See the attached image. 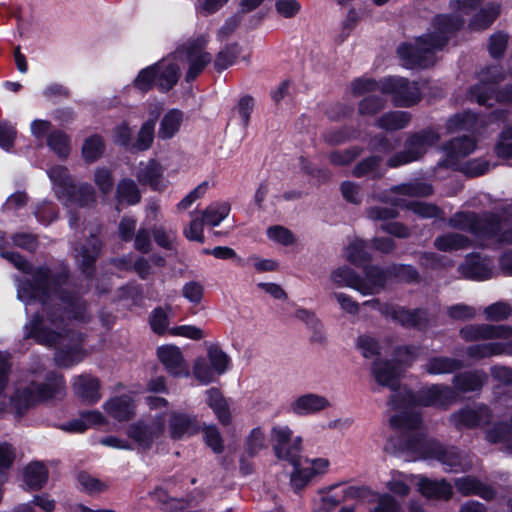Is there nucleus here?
<instances>
[{
  "instance_id": "f257e3e1",
  "label": "nucleus",
  "mask_w": 512,
  "mask_h": 512,
  "mask_svg": "<svg viewBox=\"0 0 512 512\" xmlns=\"http://www.w3.org/2000/svg\"><path fill=\"white\" fill-rule=\"evenodd\" d=\"M481 5L482 0H450L449 7L458 12V15H436L426 34L416 38L414 43L399 45L397 53L402 65L409 69L433 65L435 53L442 50L449 39L464 25L461 15L476 12Z\"/></svg>"
},
{
  "instance_id": "f03ea898",
  "label": "nucleus",
  "mask_w": 512,
  "mask_h": 512,
  "mask_svg": "<svg viewBox=\"0 0 512 512\" xmlns=\"http://www.w3.org/2000/svg\"><path fill=\"white\" fill-rule=\"evenodd\" d=\"M457 395L455 391L447 385L434 384L422 388L417 396L413 395L407 388L399 390L389 401V406L395 411L389 419L390 426L405 434L407 439L414 437L416 433H421L420 416L413 412L415 405L434 406L448 408L455 403Z\"/></svg>"
},
{
  "instance_id": "7ed1b4c3",
  "label": "nucleus",
  "mask_w": 512,
  "mask_h": 512,
  "mask_svg": "<svg viewBox=\"0 0 512 512\" xmlns=\"http://www.w3.org/2000/svg\"><path fill=\"white\" fill-rule=\"evenodd\" d=\"M466 342L488 341L470 345L466 354L474 360L500 355L512 356V327L509 325L469 324L459 331Z\"/></svg>"
},
{
  "instance_id": "20e7f679",
  "label": "nucleus",
  "mask_w": 512,
  "mask_h": 512,
  "mask_svg": "<svg viewBox=\"0 0 512 512\" xmlns=\"http://www.w3.org/2000/svg\"><path fill=\"white\" fill-rule=\"evenodd\" d=\"M402 449L419 454L423 458H433L440 461L447 471H464L471 467L472 462L466 454L455 447L444 448L438 442L416 433L411 439H406Z\"/></svg>"
},
{
  "instance_id": "39448f33",
  "label": "nucleus",
  "mask_w": 512,
  "mask_h": 512,
  "mask_svg": "<svg viewBox=\"0 0 512 512\" xmlns=\"http://www.w3.org/2000/svg\"><path fill=\"white\" fill-rule=\"evenodd\" d=\"M379 91L382 94L390 95L395 106L410 107L421 99V91L417 82H411L403 77H387L379 82L373 80L358 79L354 81V92Z\"/></svg>"
},
{
  "instance_id": "423d86ee",
  "label": "nucleus",
  "mask_w": 512,
  "mask_h": 512,
  "mask_svg": "<svg viewBox=\"0 0 512 512\" xmlns=\"http://www.w3.org/2000/svg\"><path fill=\"white\" fill-rule=\"evenodd\" d=\"M49 178L53 183L56 197L65 206L77 205L84 208L96 200L94 187L89 183L76 185L74 178L65 166L58 165L51 168Z\"/></svg>"
},
{
  "instance_id": "0eeeda50",
  "label": "nucleus",
  "mask_w": 512,
  "mask_h": 512,
  "mask_svg": "<svg viewBox=\"0 0 512 512\" xmlns=\"http://www.w3.org/2000/svg\"><path fill=\"white\" fill-rule=\"evenodd\" d=\"M450 227L468 231L475 237L493 238L501 228V217L495 213L457 212L448 220Z\"/></svg>"
},
{
  "instance_id": "6e6552de",
  "label": "nucleus",
  "mask_w": 512,
  "mask_h": 512,
  "mask_svg": "<svg viewBox=\"0 0 512 512\" xmlns=\"http://www.w3.org/2000/svg\"><path fill=\"white\" fill-rule=\"evenodd\" d=\"M439 139V134L432 129H424L410 134L405 141L404 150L392 156L387 164L390 167H398L417 161L430 147L436 144Z\"/></svg>"
},
{
  "instance_id": "1a4fd4ad",
  "label": "nucleus",
  "mask_w": 512,
  "mask_h": 512,
  "mask_svg": "<svg viewBox=\"0 0 512 512\" xmlns=\"http://www.w3.org/2000/svg\"><path fill=\"white\" fill-rule=\"evenodd\" d=\"M207 358L209 362L197 358L193 366L195 378L203 385L214 382L215 375H223L231 364L230 357L217 344L208 347Z\"/></svg>"
},
{
  "instance_id": "9d476101",
  "label": "nucleus",
  "mask_w": 512,
  "mask_h": 512,
  "mask_svg": "<svg viewBox=\"0 0 512 512\" xmlns=\"http://www.w3.org/2000/svg\"><path fill=\"white\" fill-rule=\"evenodd\" d=\"M49 272L48 266L32 268L31 278L23 280L19 285L18 298L26 303L37 301L42 306H46L51 299Z\"/></svg>"
},
{
  "instance_id": "9b49d317",
  "label": "nucleus",
  "mask_w": 512,
  "mask_h": 512,
  "mask_svg": "<svg viewBox=\"0 0 512 512\" xmlns=\"http://www.w3.org/2000/svg\"><path fill=\"white\" fill-rule=\"evenodd\" d=\"M273 451L277 459L297 465L298 456L302 452V438L292 441L293 431L288 426H275L271 430Z\"/></svg>"
},
{
  "instance_id": "f8f14e48",
  "label": "nucleus",
  "mask_w": 512,
  "mask_h": 512,
  "mask_svg": "<svg viewBox=\"0 0 512 512\" xmlns=\"http://www.w3.org/2000/svg\"><path fill=\"white\" fill-rule=\"evenodd\" d=\"M103 241L96 234H90L80 246L76 261L78 269L87 280H92L97 272L96 263L102 254Z\"/></svg>"
},
{
  "instance_id": "ddd939ff",
  "label": "nucleus",
  "mask_w": 512,
  "mask_h": 512,
  "mask_svg": "<svg viewBox=\"0 0 512 512\" xmlns=\"http://www.w3.org/2000/svg\"><path fill=\"white\" fill-rule=\"evenodd\" d=\"M319 499L313 501L314 512H332L341 503L352 497V485L334 484L318 490Z\"/></svg>"
},
{
  "instance_id": "4468645a",
  "label": "nucleus",
  "mask_w": 512,
  "mask_h": 512,
  "mask_svg": "<svg viewBox=\"0 0 512 512\" xmlns=\"http://www.w3.org/2000/svg\"><path fill=\"white\" fill-rule=\"evenodd\" d=\"M24 338L33 339L40 345L54 346L59 342L61 333L46 327L43 315L40 312H35L24 326Z\"/></svg>"
},
{
  "instance_id": "2eb2a0df",
  "label": "nucleus",
  "mask_w": 512,
  "mask_h": 512,
  "mask_svg": "<svg viewBox=\"0 0 512 512\" xmlns=\"http://www.w3.org/2000/svg\"><path fill=\"white\" fill-rule=\"evenodd\" d=\"M39 403H44L57 397L62 398L66 391L64 376L55 371H49L41 383L32 382Z\"/></svg>"
},
{
  "instance_id": "dca6fc26",
  "label": "nucleus",
  "mask_w": 512,
  "mask_h": 512,
  "mask_svg": "<svg viewBox=\"0 0 512 512\" xmlns=\"http://www.w3.org/2000/svg\"><path fill=\"white\" fill-rule=\"evenodd\" d=\"M476 148L474 139L464 136L452 139L444 146L446 159L439 161L436 168H450L456 165L460 158L471 154Z\"/></svg>"
},
{
  "instance_id": "f3484780",
  "label": "nucleus",
  "mask_w": 512,
  "mask_h": 512,
  "mask_svg": "<svg viewBox=\"0 0 512 512\" xmlns=\"http://www.w3.org/2000/svg\"><path fill=\"white\" fill-rule=\"evenodd\" d=\"M157 357L170 375L174 377L188 375L185 360L179 347L175 345L160 346L157 348Z\"/></svg>"
},
{
  "instance_id": "a211bd4d",
  "label": "nucleus",
  "mask_w": 512,
  "mask_h": 512,
  "mask_svg": "<svg viewBox=\"0 0 512 512\" xmlns=\"http://www.w3.org/2000/svg\"><path fill=\"white\" fill-rule=\"evenodd\" d=\"M451 422L457 429L472 428L478 425H484L490 422L491 413L487 406L481 405L477 408H464L453 413L450 417Z\"/></svg>"
},
{
  "instance_id": "6ab92c4d",
  "label": "nucleus",
  "mask_w": 512,
  "mask_h": 512,
  "mask_svg": "<svg viewBox=\"0 0 512 512\" xmlns=\"http://www.w3.org/2000/svg\"><path fill=\"white\" fill-rule=\"evenodd\" d=\"M375 380L382 386H386L392 390V395L396 394L404 387L399 386V380L402 374V369L390 361L376 362L372 368ZM392 397H390L391 399Z\"/></svg>"
},
{
  "instance_id": "aec40b11",
  "label": "nucleus",
  "mask_w": 512,
  "mask_h": 512,
  "mask_svg": "<svg viewBox=\"0 0 512 512\" xmlns=\"http://www.w3.org/2000/svg\"><path fill=\"white\" fill-rule=\"evenodd\" d=\"M199 432L196 416L184 412L173 411L169 417V434L171 439L180 440L185 435H195Z\"/></svg>"
},
{
  "instance_id": "412c9836",
  "label": "nucleus",
  "mask_w": 512,
  "mask_h": 512,
  "mask_svg": "<svg viewBox=\"0 0 512 512\" xmlns=\"http://www.w3.org/2000/svg\"><path fill=\"white\" fill-rule=\"evenodd\" d=\"M330 407L329 400L315 393H306L297 397L291 404V411L298 416L319 413Z\"/></svg>"
},
{
  "instance_id": "4be33fe9",
  "label": "nucleus",
  "mask_w": 512,
  "mask_h": 512,
  "mask_svg": "<svg viewBox=\"0 0 512 512\" xmlns=\"http://www.w3.org/2000/svg\"><path fill=\"white\" fill-rule=\"evenodd\" d=\"M163 432L162 423L146 424L142 421L133 423L129 426L127 434L143 449L148 450L152 447L154 439Z\"/></svg>"
},
{
  "instance_id": "5701e85b",
  "label": "nucleus",
  "mask_w": 512,
  "mask_h": 512,
  "mask_svg": "<svg viewBox=\"0 0 512 512\" xmlns=\"http://www.w3.org/2000/svg\"><path fill=\"white\" fill-rule=\"evenodd\" d=\"M73 390L81 401L89 405L96 404L101 398L99 380L91 375L76 377Z\"/></svg>"
},
{
  "instance_id": "b1692460",
  "label": "nucleus",
  "mask_w": 512,
  "mask_h": 512,
  "mask_svg": "<svg viewBox=\"0 0 512 512\" xmlns=\"http://www.w3.org/2000/svg\"><path fill=\"white\" fill-rule=\"evenodd\" d=\"M107 414L119 422L129 421L134 418L135 404L128 395L115 396L104 404Z\"/></svg>"
},
{
  "instance_id": "393cba45",
  "label": "nucleus",
  "mask_w": 512,
  "mask_h": 512,
  "mask_svg": "<svg viewBox=\"0 0 512 512\" xmlns=\"http://www.w3.org/2000/svg\"><path fill=\"white\" fill-rule=\"evenodd\" d=\"M105 418L97 410L80 411L79 418L63 423L59 428L68 433H84L88 428L105 424Z\"/></svg>"
},
{
  "instance_id": "a878e982",
  "label": "nucleus",
  "mask_w": 512,
  "mask_h": 512,
  "mask_svg": "<svg viewBox=\"0 0 512 512\" xmlns=\"http://www.w3.org/2000/svg\"><path fill=\"white\" fill-rule=\"evenodd\" d=\"M87 356L81 342L67 344L56 349L54 353L55 365L59 368H71L82 362Z\"/></svg>"
},
{
  "instance_id": "bb28decb",
  "label": "nucleus",
  "mask_w": 512,
  "mask_h": 512,
  "mask_svg": "<svg viewBox=\"0 0 512 512\" xmlns=\"http://www.w3.org/2000/svg\"><path fill=\"white\" fill-rule=\"evenodd\" d=\"M187 58L189 65L185 74V81L192 83L211 62V55L208 52H202L201 47L197 44H192L187 48Z\"/></svg>"
},
{
  "instance_id": "cd10ccee",
  "label": "nucleus",
  "mask_w": 512,
  "mask_h": 512,
  "mask_svg": "<svg viewBox=\"0 0 512 512\" xmlns=\"http://www.w3.org/2000/svg\"><path fill=\"white\" fill-rule=\"evenodd\" d=\"M206 404L212 409L216 418L223 426L231 424L232 415L226 398L217 387L206 390Z\"/></svg>"
},
{
  "instance_id": "c85d7f7f",
  "label": "nucleus",
  "mask_w": 512,
  "mask_h": 512,
  "mask_svg": "<svg viewBox=\"0 0 512 512\" xmlns=\"http://www.w3.org/2000/svg\"><path fill=\"white\" fill-rule=\"evenodd\" d=\"M393 320L405 327L423 329L427 325L426 313L422 310H407L403 307H390L386 310Z\"/></svg>"
},
{
  "instance_id": "c756f323",
  "label": "nucleus",
  "mask_w": 512,
  "mask_h": 512,
  "mask_svg": "<svg viewBox=\"0 0 512 512\" xmlns=\"http://www.w3.org/2000/svg\"><path fill=\"white\" fill-rule=\"evenodd\" d=\"M486 381L487 374L482 370L466 371L453 377L454 388L463 393L480 390Z\"/></svg>"
},
{
  "instance_id": "7c9ffc66",
  "label": "nucleus",
  "mask_w": 512,
  "mask_h": 512,
  "mask_svg": "<svg viewBox=\"0 0 512 512\" xmlns=\"http://www.w3.org/2000/svg\"><path fill=\"white\" fill-rule=\"evenodd\" d=\"M363 271L365 274L363 283L354 276V290H359L363 294H371L383 287L385 274L381 269L374 266H365Z\"/></svg>"
},
{
  "instance_id": "2f4dec72",
  "label": "nucleus",
  "mask_w": 512,
  "mask_h": 512,
  "mask_svg": "<svg viewBox=\"0 0 512 512\" xmlns=\"http://www.w3.org/2000/svg\"><path fill=\"white\" fill-rule=\"evenodd\" d=\"M23 480L30 490H41L48 481V469L41 461H32L23 472Z\"/></svg>"
},
{
  "instance_id": "473e14b6",
  "label": "nucleus",
  "mask_w": 512,
  "mask_h": 512,
  "mask_svg": "<svg viewBox=\"0 0 512 512\" xmlns=\"http://www.w3.org/2000/svg\"><path fill=\"white\" fill-rule=\"evenodd\" d=\"M163 178V167L156 159H150L144 168L138 171L137 179L140 184L148 185L153 191H162L161 180Z\"/></svg>"
},
{
  "instance_id": "72a5a7b5",
  "label": "nucleus",
  "mask_w": 512,
  "mask_h": 512,
  "mask_svg": "<svg viewBox=\"0 0 512 512\" xmlns=\"http://www.w3.org/2000/svg\"><path fill=\"white\" fill-rule=\"evenodd\" d=\"M463 362L456 358L435 356L427 360L424 371L429 375L451 374L463 368Z\"/></svg>"
},
{
  "instance_id": "f704fd0d",
  "label": "nucleus",
  "mask_w": 512,
  "mask_h": 512,
  "mask_svg": "<svg viewBox=\"0 0 512 512\" xmlns=\"http://www.w3.org/2000/svg\"><path fill=\"white\" fill-rule=\"evenodd\" d=\"M455 486L463 495L476 494L485 500H491L495 497V491L491 487L483 485L480 481L471 476L456 479Z\"/></svg>"
},
{
  "instance_id": "c9c22d12",
  "label": "nucleus",
  "mask_w": 512,
  "mask_h": 512,
  "mask_svg": "<svg viewBox=\"0 0 512 512\" xmlns=\"http://www.w3.org/2000/svg\"><path fill=\"white\" fill-rule=\"evenodd\" d=\"M183 122V112L179 109H169L162 117L158 129V138L161 140L172 139L180 130Z\"/></svg>"
},
{
  "instance_id": "e433bc0d",
  "label": "nucleus",
  "mask_w": 512,
  "mask_h": 512,
  "mask_svg": "<svg viewBox=\"0 0 512 512\" xmlns=\"http://www.w3.org/2000/svg\"><path fill=\"white\" fill-rule=\"evenodd\" d=\"M46 144L59 159L66 160L71 153V137L63 130L55 129L49 132Z\"/></svg>"
},
{
  "instance_id": "4c0bfd02",
  "label": "nucleus",
  "mask_w": 512,
  "mask_h": 512,
  "mask_svg": "<svg viewBox=\"0 0 512 512\" xmlns=\"http://www.w3.org/2000/svg\"><path fill=\"white\" fill-rule=\"evenodd\" d=\"M417 485L419 491L427 498L447 500L452 496V486L445 480L433 481L420 478Z\"/></svg>"
},
{
  "instance_id": "58836bf2",
  "label": "nucleus",
  "mask_w": 512,
  "mask_h": 512,
  "mask_svg": "<svg viewBox=\"0 0 512 512\" xmlns=\"http://www.w3.org/2000/svg\"><path fill=\"white\" fill-rule=\"evenodd\" d=\"M500 13V7L496 4H488L480 7L469 20L468 27L472 31H482L491 26Z\"/></svg>"
},
{
  "instance_id": "ea45409f",
  "label": "nucleus",
  "mask_w": 512,
  "mask_h": 512,
  "mask_svg": "<svg viewBox=\"0 0 512 512\" xmlns=\"http://www.w3.org/2000/svg\"><path fill=\"white\" fill-rule=\"evenodd\" d=\"M242 53V47L237 42L227 43L215 56L213 65L218 73H222L234 65Z\"/></svg>"
},
{
  "instance_id": "a19ab883",
  "label": "nucleus",
  "mask_w": 512,
  "mask_h": 512,
  "mask_svg": "<svg viewBox=\"0 0 512 512\" xmlns=\"http://www.w3.org/2000/svg\"><path fill=\"white\" fill-rule=\"evenodd\" d=\"M106 149L101 135L93 134L87 137L81 148V156L86 164H92L98 161Z\"/></svg>"
},
{
  "instance_id": "79ce46f5",
  "label": "nucleus",
  "mask_w": 512,
  "mask_h": 512,
  "mask_svg": "<svg viewBox=\"0 0 512 512\" xmlns=\"http://www.w3.org/2000/svg\"><path fill=\"white\" fill-rule=\"evenodd\" d=\"M116 199L118 203L136 205L141 201V193L136 183L130 178L121 179L116 187Z\"/></svg>"
},
{
  "instance_id": "37998d69",
  "label": "nucleus",
  "mask_w": 512,
  "mask_h": 512,
  "mask_svg": "<svg viewBox=\"0 0 512 512\" xmlns=\"http://www.w3.org/2000/svg\"><path fill=\"white\" fill-rule=\"evenodd\" d=\"M434 246L440 251L452 252L469 248L471 240L459 233H447L436 237Z\"/></svg>"
},
{
  "instance_id": "c03bdc74",
  "label": "nucleus",
  "mask_w": 512,
  "mask_h": 512,
  "mask_svg": "<svg viewBox=\"0 0 512 512\" xmlns=\"http://www.w3.org/2000/svg\"><path fill=\"white\" fill-rule=\"evenodd\" d=\"M157 120V115H150L148 119L141 125L137 134L136 141L132 145L134 149L143 152L151 148L155 138V126Z\"/></svg>"
},
{
  "instance_id": "a18cd8bd",
  "label": "nucleus",
  "mask_w": 512,
  "mask_h": 512,
  "mask_svg": "<svg viewBox=\"0 0 512 512\" xmlns=\"http://www.w3.org/2000/svg\"><path fill=\"white\" fill-rule=\"evenodd\" d=\"M411 121V115L405 111H392L383 114L376 120V125L387 131L405 128Z\"/></svg>"
},
{
  "instance_id": "49530a36",
  "label": "nucleus",
  "mask_w": 512,
  "mask_h": 512,
  "mask_svg": "<svg viewBox=\"0 0 512 512\" xmlns=\"http://www.w3.org/2000/svg\"><path fill=\"white\" fill-rule=\"evenodd\" d=\"M11 402L19 415H23L29 409L39 404L36 396V392L32 387H24L17 389L15 394L11 398Z\"/></svg>"
},
{
  "instance_id": "de8ad7c7",
  "label": "nucleus",
  "mask_w": 512,
  "mask_h": 512,
  "mask_svg": "<svg viewBox=\"0 0 512 512\" xmlns=\"http://www.w3.org/2000/svg\"><path fill=\"white\" fill-rule=\"evenodd\" d=\"M231 206L228 202H215L202 211L201 221L204 224L215 227L228 217Z\"/></svg>"
},
{
  "instance_id": "09e8293b",
  "label": "nucleus",
  "mask_w": 512,
  "mask_h": 512,
  "mask_svg": "<svg viewBox=\"0 0 512 512\" xmlns=\"http://www.w3.org/2000/svg\"><path fill=\"white\" fill-rule=\"evenodd\" d=\"M484 121L471 112L456 114L447 122V129L451 132L458 130L476 131L483 125Z\"/></svg>"
},
{
  "instance_id": "8fccbe9b",
  "label": "nucleus",
  "mask_w": 512,
  "mask_h": 512,
  "mask_svg": "<svg viewBox=\"0 0 512 512\" xmlns=\"http://www.w3.org/2000/svg\"><path fill=\"white\" fill-rule=\"evenodd\" d=\"M157 76H159V63L152 64L139 71L133 81L136 89L143 93H147L157 86Z\"/></svg>"
},
{
  "instance_id": "3c124183",
  "label": "nucleus",
  "mask_w": 512,
  "mask_h": 512,
  "mask_svg": "<svg viewBox=\"0 0 512 512\" xmlns=\"http://www.w3.org/2000/svg\"><path fill=\"white\" fill-rule=\"evenodd\" d=\"M462 274L469 279L486 280L491 277V269L479 259H469L461 266Z\"/></svg>"
},
{
  "instance_id": "603ef678",
  "label": "nucleus",
  "mask_w": 512,
  "mask_h": 512,
  "mask_svg": "<svg viewBox=\"0 0 512 512\" xmlns=\"http://www.w3.org/2000/svg\"><path fill=\"white\" fill-rule=\"evenodd\" d=\"M179 76V67L173 63L168 64L162 71L159 69L157 88L162 93L170 91L177 84Z\"/></svg>"
},
{
  "instance_id": "864d4df0",
  "label": "nucleus",
  "mask_w": 512,
  "mask_h": 512,
  "mask_svg": "<svg viewBox=\"0 0 512 512\" xmlns=\"http://www.w3.org/2000/svg\"><path fill=\"white\" fill-rule=\"evenodd\" d=\"M395 205L405 207L411 210L413 213L422 218H435L440 214V209L433 204L412 201V202H401L400 200H394Z\"/></svg>"
},
{
  "instance_id": "5fc2aeb1",
  "label": "nucleus",
  "mask_w": 512,
  "mask_h": 512,
  "mask_svg": "<svg viewBox=\"0 0 512 512\" xmlns=\"http://www.w3.org/2000/svg\"><path fill=\"white\" fill-rule=\"evenodd\" d=\"M149 325L156 335L163 336L169 333V314L166 309L161 306L155 307L150 313Z\"/></svg>"
},
{
  "instance_id": "6e6d98bb",
  "label": "nucleus",
  "mask_w": 512,
  "mask_h": 512,
  "mask_svg": "<svg viewBox=\"0 0 512 512\" xmlns=\"http://www.w3.org/2000/svg\"><path fill=\"white\" fill-rule=\"evenodd\" d=\"M392 192L411 197H426L432 194L433 189L428 183L416 181L395 186Z\"/></svg>"
},
{
  "instance_id": "4d7b16f0",
  "label": "nucleus",
  "mask_w": 512,
  "mask_h": 512,
  "mask_svg": "<svg viewBox=\"0 0 512 512\" xmlns=\"http://www.w3.org/2000/svg\"><path fill=\"white\" fill-rule=\"evenodd\" d=\"M265 447V437L260 427L251 430L245 441V453L253 458Z\"/></svg>"
},
{
  "instance_id": "13d9d810",
  "label": "nucleus",
  "mask_w": 512,
  "mask_h": 512,
  "mask_svg": "<svg viewBox=\"0 0 512 512\" xmlns=\"http://www.w3.org/2000/svg\"><path fill=\"white\" fill-rule=\"evenodd\" d=\"M483 313L489 321H503L512 314V306L508 302L498 301L485 307Z\"/></svg>"
},
{
  "instance_id": "bf43d9fd",
  "label": "nucleus",
  "mask_w": 512,
  "mask_h": 512,
  "mask_svg": "<svg viewBox=\"0 0 512 512\" xmlns=\"http://www.w3.org/2000/svg\"><path fill=\"white\" fill-rule=\"evenodd\" d=\"M511 426L505 423L496 425L494 428L489 430L486 435V439L491 443H506L510 449L512 443V415H511Z\"/></svg>"
},
{
  "instance_id": "052dcab7",
  "label": "nucleus",
  "mask_w": 512,
  "mask_h": 512,
  "mask_svg": "<svg viewBox=\"0 0 512 512\" xmlns=\"http://www.w3.org/2000/svg\"><path fill=\"white\" fill-rule=\"evenodd\" d=\"M267 237L283 246H291L296 242L293 232L282 225L270 226L267 229Z\"/></svg>"
},
{
  "instance_id": "680f3d73",
  "label": "nucleus",
  "mask_w": 512,
  "mask_h": 512,
  "mask_svg": "<svg viewBox=\"0 0 512 512\" xmlns=\"http://www.w3.org/2000/svg\"><path fill=\"white\" fill-rule=\"evenodd\" d=\"M66 319L75 321H85L88 313V302L80 297L72 303L63 306Z\"/></svg>"
},
{
  "instance_id": "e2e57ef3",
  "label": "nucleus",
  "mask_w": 512,
  "mask_h": 512,
  "mask_svg": "<svg viewBox=\"0 0 512 512\" xmlns=\"http://www.w3.org/2000/svg\"><path fill=\"white\" fill-rule=\"evenodd\" d=\"M495 94V88L492 84L489 83H480L477 84L469 90V98L471 101H476L480 105H488L489 100L493 98Z\"/></svg>"
},
{
  "instance_id": "0e129e2a",
  "label": "nucleus",
  "mask_w": 512,
  "mask_h": 512,
  "mask_svg": "<svg viewBox=\"0 0 512 512\" xmlns=\"http://www.w3.org/2000/svg\"><path fill=\"white\" fill-rule=\"evenodd\" d=\"M299 161L301 169L304 171V173L309 175L311 178L316 179L318 184H324L331 178V172L329 169L320 168L303 156L300 157Z\"/></svg>"
},
{
  "instance_id": "69168bd1",
  "label": "nucleus",
  "mask_w": 512,
  "mask_h": 512,
  "mask_svg": "<svg viewBox=\"0 0 512 512\" xmlns=\"http://www.w3.org/2000/svg\"><path fill=\"white\" fill-rule=\"evenodd\" d=\"M294 470L291 474L290 483L295 492L304 489L309 481L313 478L307 468L301 467V454L298 456L297 465H292Z\"/></svg>"
},
{
  "instance_id": "338daca9",
  "label": "nucleus",
  "mask_w": 512,
  "mask_h": 512,
  "mask_svg": "<svg viewBox=\"0 0 512 512\" xmlns=\"http://www.w3.org/2000/svg\"><path fill=\"white\" fill-rule=\"evenodd\" d=\"M386 101L378 95H368L358 104L359 113L362 115H374L385 107Z\"/></svg>"
},
{
  "instance_id": "774afa93",
  "label": "nucleus",
  "mask_w": 512,
  "mask_h": 512,
  "mask_svg": "<svg viewBox=\"0 0 512 512\" xmlns=\"http://www.w3.org/2000/svg\"><path fill=\"white\" fill-rule=\"evenodd\" d=\"M37 220L44 224L49 225L58 218V210L54 203L43 201L36 206L34 211Z\"/></svg>"
}]
</instances>
